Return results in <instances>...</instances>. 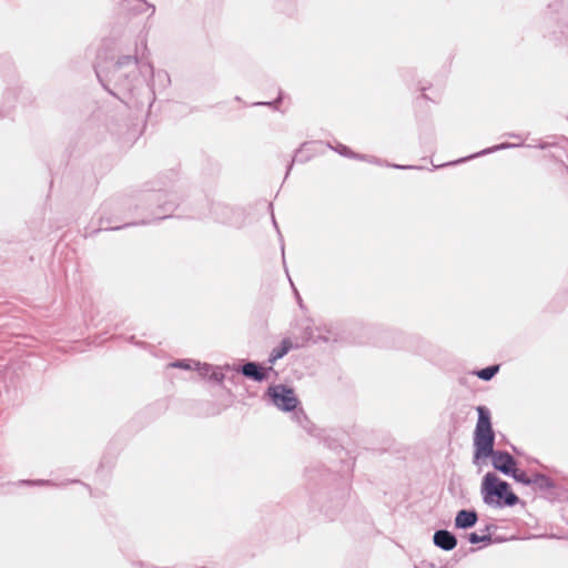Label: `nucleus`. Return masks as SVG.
<instances>
[{"label": "nucleus", "instance_id": "1", "mask_svg": "<svg viewBox=\"0 0 568 568\" xmlns=\"http://www.w3.org/2000/svg\"><path fill=\"white\" fill-rule=\"evenodd\" d=\"M478 420L474 432V464L480 459L491 457L495 469L505 475H510L516 462L507 452L494 450L495 434L491 427L489 410L484 406L477 407Z\"/></svg>", "mask_w": 568, "mask_h": 568}, {"label": "nucleus", "instance_id": "17", "mask_svg": "<svg viewBox=\"0 0 568 568\" xmlns=\"http://www.w3.org/2000/svg\"><path fill=\"white\" fill-rule=\"evenodd\" d=\"M144 7L150 8V6L145 1L138 0V10L142 11Z\"/></svg>", "mask_w": 568, "mask_h": 568}, {"label": "nucleus", "instance_id": "15", "mask_svg": "<svg viewBox=\"0 0 568 568\" xmlns=\"http://www.w3.org/2000/svg\"><path fill=\"white\" fill-rule=\"evenodd\" d=\"M195 361L191 359H182L171 363L169 366L174 368H183V369H194Z\"/></svg>", "mask_w": 568, "mask_h": 568}, {"label": "nucleus", "instance_id": "8", "mask_svg": "<svg viewBox=\"0 0 568 568\" xmlns=\"http://www.w3.org/2000/svg\"><path fill=\"white\" fill-rule=\"evenodd\" d=\"M292 343L290 342V339H283L281 345L275 347L271 355H270V358H268V362L271 364H274L277 359L282 358L283 356H285L290 349L292 348Z\"/></svg>", "mask_w": 568, "mask_h": 568}, {"label": "nucleus", "instance_id": "12", "mask_svg": "<svg viewBox=\"0 0 568 568\" xmlns=\"http://www.w3.org/2000/svg\"><path fill=\"white\" fill-rule=\"evenodd\" d=\"M498 369V366H488L477 372V376L484 381H489L496 375Z\"/></svg>", "mask_w": 568, "mask_h": 568}, {"label": "nucleus", "instance_id": "10", "mask_svg": "<svg viewBox=\"0 0 568 568\" xmlns=\"http://www.w3.org/2000/svg\"><path fill=\"white\" fill-rule=\"evenodd\" d=\"M530 485H537L540 488H549V487H551V481L545 475L534 474L530 476Z\"/></svg>", "mask_w": 568, "mask_h": 568}, {"label": "nucleus", "instance_id": "5", "mask_svg": "<svg viewBox=\"0 0 568 568\" xmlns=\"http://www.w3.org/2000/svg\"><path fill=\"white\" fill-rule=\"evenodd\" d=\"M478 520L477 513L475 510H459L455 517V527L458 529H467L473 527Z\"/></svg>", "mask_w": 568, "mask_h": 568}, {"label": "nucleus", "instance_id": "2", "mask_svg": "<svg viewBox=\"0 0 568 568\" xmlns=\"http://www.w3.org/2000/svg\"><path fill=\"white\" fill-rule=\"evenodd\" d=\"M267 395L271 397L272 403L283 412H292L294 410L293 418L294 420L304 429L310 432L308 428V419L305 416L302 409L295 410L298 405V399L292 388L286 387L285 385H274L270 386L267 389Z\"/></svg>", "mask_w": 568, "mask_h": 568}, {"label": "nucleus", "instance_id": "9", "mask_svg": "<svg viewBox=\"0 0 568 568\" xmlns=\"http://www.w3.org/2000/svg\"><path fill=\"white\" fill-rule=\"evenodd\" d=\"M146 51V41L144 38L141 39V43L140 45L136 47L135 49V57L134 58H131V57H124L122 58L121 60H119V62L116 63V68L120 70L123 65L125 64H129V63H133L135 64L136 63V59H138V55L140 54L141 58L144 57V52Z\"/></svg>", "mask_w": 568, "mask_h": 568}, {"label": "nucleus", "instance_id": "4", "mask_svg": "<svg viewBox=\"0 0 568 568\" xmlns=\"http://www.w3.org/2000/svg\"><path fill=\"white\" fill-rule=\"evenodd\" d=\"M433 541L436 547L449 551L453 550L457 545L456 537L448 530H437L434 534Z\"/></svg>", "mask_w": 568, "mask_h": 568}, {"label": "nucleus", "instance_id": "18", "mask_svg": "<svg viewBox=\"0 0 568 568\" xmlns=\"http://www.w3.org/2000/svg\"><path fill=\"white\" fill-rule=\"evenodd\" d=\"M392 166L395 168V169H417V166H412V165H397V164H394Z\"/></svg>", "mask_w": 568, "mask_h": 568}, {"label": "nucleus", "instance_id": "7", "mask_svg": "<svg viewBox=\"0 0 568 568\" xmlns=\"http://www.w3.org/2000/svg\"><path fill=\"white\" fill-rule=\"evenodd\" d=\"M241 372L244 376L256 382H262L266 378L265 373L258 367L257 364L253 362L244 364L241 368Z\"/></svg>", "mask_w": 568, "mask_h": 568}, {"label": "nucleus", "instance_id": "6", "mask_svg": "<svg viewBox=\"0 0 568 568\" xmlns=\"http://www.w3.org/2000/svg\"><path fill=\"white\" fill-rule=\"evenodd\" d=\"M194 369L197 371L199 375L202 377L210 376L211 379H214L216 382H222L224 376L221 372L217 371V368L213 367L210 364L206 363H194Z\"/></svg>", "mask_w": 568, "mask_h": 568}, {"label": "nucleus", "instance_id": "11", "mask_svg": "<svg viewBox=\"0 0 568 568\" xmlns=\"http://www.w3.org/2000/svg\"><path fill=\"white\" fill-rule=\"evenodd\" d=\"M516 481L521 483L524 485H530V476H528L525 471L513 468V473L510 475Z\"/></svg>", "mask_w": 568, "mask_h": 568}, {"label": "nucleus", "instance_id": "3", "mask_svg": "<svg viewBox=\"0 0 568 568\" xmlns=\"http://www.w3.org/2000/svg\"><path fill=\"white\" fill-rule=\"evenodd\" d=\"M508 484L500 480L496 474L487 473L483 479L481 494L485 504L500 506L499 499L504 498L505 504L513 506L518 501V497L513 493H507Z\"/></svg>", "mask_w": 568, "mask_h": 568}, {"label": "nucleus", "instance_id": "14", "mask_svg": "<svg viewBox=\"0 0 568 568\" xmlns=\"http://www.w3.org/2000/svg\"><path fill=\"white\" fill-rule=\"evenodd\" d=\"M519 145H521V143H518V144L501 143L499 145H495L493 148H489V149H486V150H484L481 152H478L477 154H475V156L487 154V153H491V152H495V151H498V150L515 148V146H519ZM471 158H474V155H470L468 159H471Z\"/></svg>", "mask_w": 568, "mask_h": 568}, {"label": "nucleus", "instance_id": "19", "mask_svg": "<svg viewBox=\"0 0 568 568\" xmlns=\"http://www.w3.org/2000/svg\"><path fill=\"white\" fill-rule=\"evenodd\" d=\"M141 68H148L150 72H152V67L149 63H143Z\"/></svg>", "mask_w": 568, "mask_h": 568}, {"label": "nucleus", "instance_id": "13", "mask_svg": "<svg viewBox=\"0 0 568 568\" xmlns=\"http://www.w3.org/2000/svg\"><path fill=\"white\" fill-rule=\"evenodd\" d=\"M336 151L338 153H341L342 155H345V156H353V158H357V155H355L347 146L345 145H338V148L336 149ZM358 159L361 160H366V161H369L372 163H377V164H381V162L376 159H367L366 156H358Z\"/></svg>", "mask_w": 568, "mask_h": 568}, {"label": "nucleus", "instance_id": "16", "mask_svg": "<svg viewBox=\"0 0 568 568\" xmlns=\"http://www.w3.org/2000/svg\"><path fill=\"white\" fill-rule=\"evenodd\" d=\"M468 541L470 544H478V542H485V541H490V536L489 535H478L476 532H471L469 534L468 536Z\"/></svg>", "mask_w": 568, "mask_h": 568}, {"label": "nucleus", "instance_id": "20", "mask_svg": "<svg viewBox=\"0 0 568 568\" xmlns=\"http://www.w3.org/2000/svg\"><path fill=\"white\" fill-rule=\"evenodd\" d=\"M463 160H457L456 162H452L450 164H454V163H460Z\"/></svg>", "mask_w": 568, "mask_h": 568}]
</instances>
